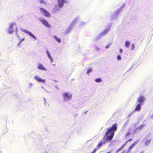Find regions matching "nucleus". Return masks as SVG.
Listing matches in <instances>:
<instances>
[{
    "instance_id": "obj_1",
    "label": "nucleus",
    "mask_w": 153,
    "mask_h": 153,
    "mask_svg": "<svg viewBox=\"0 0 153 153\" xmlns=\"http://www.w3.org/2000/svg\"><path fill=\"white\" fill-rule=\"evenodd\" d=\"M117 128V124L115 123L111 127L107 129L105 135L104 137V139L105 140L108 141L111 140L113 138L115 131H116Z\"/></svg>"
},
{
    "instance_id": "obj_2",
    "label": "nucleus",
    "mask_w": 153,
    "mask_h": 153,
    "mask_svg": "<svg viewBox=\"0 0 153 153\" xmlns=\"http://www.w3.org/2000/svg\"><path fill=\"white\" fill-rule=\"evenodd\" d=\"M18 27L16 23L13 22L10 24L8 32L10 34H12L15 32V34L17 36V35H19L18 34Z\"/></svg>"
},
{
    "instance_id": "obj_3",
    "label": "nucleus",
    "mask_w": 153,
    "mask_h": 153,
    "mask_svg": "<svg viewBox=\"0 0 153 153\" xmlns=\"http://www.w3.org/2000/svg\"><path fill=\"white\" fill-rule=\"evenodd\" d=\"M57 2L58 6H56L54 8V10L55 11L59 10V8L63 7L64 4H67L68 3V1L65 0H58Z\"/></svg>"
},
{
    "instance_id": "obj_4",
    "label": "nucleus",
    "mask_w": 153,
    "mask_h": 153,
    "mask_svg": "<svg viewBox=\"0 0 153 153\" xmlns=\"http://www.w3.org/2000/svg\"><path fill=\"white\" fill-rule=\"evenodd\" d=\"M62 97L65 101H68L71 99L72 95L70 92H65L62 94Z\"/></svg>"
},
{
    "instance_id": "obj_5",
    "label": "nucleus",
    "mask_w": 153,
    "mask_h": 153,
    "mask_svg": "<svg viewBox=\"0 0 153 153\" xmlns=\"http://www.w3.org/2000/svg\"><path fill=\"white\" fill-rule=\"evenodd\" d=\"M136 131V129H135V126L134 125H131L128 130V132L126 134V137H127L131 134H135Z\"/></svg>"
},
{
    "instance_id": "obj_6",
    "label": "nucleus",
    "mask_w": 153,
    "mask_h": 153,
    "mask_svg": "<svg viewBox=\"0 0 153 153\" xmlns=\"http://www.w3.org/2000/svg\"><path fill=\"white\" fill-rule=\"evenodd\" d=\"M76 22L75 21H74L71 23L65 31V34H67L71 31L75 25Z\"/></svg>"
},
{
    "instance_id": "obj_7",
    "label": "nucleus",
    "mask_w": 153,
    "mask_h": 153,
    "mask_svg": "<svg viewBox=\"0 0 153 153\" xmlns=\"http://www.w3.org/2000/svg\"><path fill=\"white\" fill-rule=\"evenodd\" d=\"M146 100L145 97L143 96H139L136 101L137 103L142 105H143L144 100Z\"/></svg>"
},
{
    "instance_id": "obj_8",
    "label": "nucleus",
    "mask_w": 153,
    "mask_h": 153,
    "mask_svg": "<svg viewBox=\"0 0 153 153\" xmlns=\"http://www.w3.org/2000/svg\"><path fill=\"white\" fill-rule=\"evenodd\" d=\"M34 79L38 82H41L42 83H45L46 80L45 79H42L39 76L36 75L34 77Z\"/></svg>"
},
{
    "instance_id": "obj_9",
    "label": "nucleus",
    "mask_w": 153,
    "mask_h": 153,
    "mask_svg": "<svg viewBox=\"0 0 153 153\" xmlns=\"http://www.w3.org/2000/svg\"><path fill=\"white\" fill-rule=\"evenodd\" d=\"M21 30L23 32L25 33H26L28 34L30 36H31L32 38H33L35 40L37 39L36 38L35 36L32 33H31V32L29 31L28 30L22 29L21 28Z\"/></svg>"
},
{
    "instance_id": "obj_10",
    "label": "nucleus",
    "mask_w": 153,
    "mask_h": 153,
    "mask_svg": "<svg viewBox=\"0 0 153 153\" xmlns=\"http://www.w3.org/2000/svg\"><path fill=\"white\" fill-rule=\"evenodd\" d=\"M40 10L41 13L43 14L45 16L49 18L50 16L49 13L44 9L42 8H41L40 9Z\"/></svg>"
},
{
    "instance_id": "obj_11",
    "label": "nucleus",
    "mask_w": 153,
    "mask_h": 153,
    "mask_svg": "<svg viewBox=\"0 0 153 153\" xmlns=\"http://www.w3.org/2000/svg\"><path fill=\"white\" fill-rule=\"evenodd\" d=\"M111 27V25H110L107 26L106 28L105 29V30L100 33V35L101 36H102L105 35L108 33Z\"/></svg>"
},
{
    "instance_id": "obj_12",
    "label": "nucleus",
    "mask_w": 153,
    "mask_h": 153,
    "mask_svg": "<svg viewBox=\"0 0 153 153\" xmlns=\"http://www.w3.org/2000/svg\"><path fill=\"white\" fill-rule=\"evenodd\" d=\"M40 70L43 71H47V69L45 67L44 65L41 63H39L37 67Z\"/></svg>"
},
{
    "instance_id": "obj_13",
    "label": "nucleus",
    "mask_w": 153,
    "mask_h": 153,
    "mask_svg": "<svg viewBox=\"0 0 153 153\" xmlns=\"http://www.w3.org/2000/svg\"><path fill=\"white\" fill-rule=\"evenodd\" d=\"M41 22L45 25V26L48 27L50 28L51 26L48 23V22L46 20H40Z\"/></svg>"
},
{
    "instance_id": "obj_14",
    "label": "nucleus",
    "mask_w": 153,
    "mask_h": 153,
    "mask_svg": "<svg viewBox=\"0 0 153 153\" xmlns=\"http://www.w3.org/2000/svg\"><path fill=\"white\" fill-rule=\"evenodd\" d=\"M17 37V39L18 40H19V42L18 44H17V46L18 47H19L20 44L24 41L25 40V38L24 37L21 39L20 36L19 35H17L16 36Z\"/></svg>"
},
{
    "instance_id": "obj_15",
    "label": "nucleus",
    "mask_w": 153,
    "mask_h": 153,
    "mask_svg": "<svg viewBox=\"0 0 153 153\" xmlns=\"http://www.w3.org/2000/svg\"><path fill=\"white\" fill-rule=\"evenodd\" d=\"M136 106L135 107V110L134 111H139L141 108V106L143 105L137 102L136 103Z\"/></svg>"
},
{
    "instance_id": "obj_16",
    "label": "nucleus",
    "mask_w": 153,
    "mask_h": 153,
    "mask_svg": "<svg viewBox=\"0 0 153 153\" xmlns=\"http://www.w3.org/2000/svg\"><path fill=\"white\" fill-rule=\"evenodd\" d=\"M105 143V140H100L97 146L96 147V149H97L100 147L103 144H104Z\"/></svg>"
},
{
    "instance_id": "obj_17",
    "label": "nucleus",
    "mask_w": 153,
    "mask_h": 153,
    "mask_svg": "<svg viewBox=\"0 0 153 153\" xmlns=\"http://www.w3.org/2000/svg\"><path fill=\"white\" fill-rule=\"evenodd\" d=\"M130 45V42L128 41H126L125 42V46L126 48H128Z\"/></svg>"
},
{
    "instance_id": "obj_18",
    "label": "nucleus",
    "mask_w": 153,
    "mask_h": 153,
    "mask_svg": "<svg viewBox=\"0 0 153 153\" xmlns=\"http://www.w3.org/2000/svg\"><path fill=\"white\" fill-rule=\"evenodd\" d=\"M53 37L58 43H60L61 42V40L60 39L57 38L56 36H53Z\"/></svg>"
},
{
    "instance_id": "obj_19",
    "label": "nucleus",
    "mask_w": 153,
    "mask_h": 153,
    "mask_svg": "<svg viewBox=\"0 0 153 153\" xmlns=\"http://www.w3.org/2000/svg\"><path fill=\"white\" fill-rule=\"evenodd\" d=\"M151 136V134L150 133H149L145 137L144 139V140H146V139H148Z\"/></svg>"
},
{
    "instance_id": "obj_20",
    "label": "nucleus",
    "mask_w": 153,
    "mask_h": 153,
    "mask_svg": "<svg viewBox=\"0 0 153 153\" xmlns=\"http://www.w3.org/2000/svg\"><path fill=\"white\" fill-rule=\"evenodd\" d=\"M134 146V145H133V144L131 145L128 149V150L127 152V153H128L129 152Z\"/></svg>"
},
{
    "instance_id": "obj_21",
    "label": "nucleus",
    "mask_w": 153,
    "mask_h": 153,
    "mask_svg": "<svg viewBox=\"0 0 153 153\" xmlns=\"http://www.w3.org/2000/svg\"><path fill=\"white\" fill-rule=\"evenodd\" d=\"M146 140H147L145 143V146L148 145L149 143L151 140V139H147Z\"/></svg>"
},
{
    "instance_id": "obj_22",
    "label": "nucleus",
    "mask_w": 153,
    "mask_h": 153,
    "mask_svg": "<svg viewBox=\"0 0 153 153\" xmlns=\"http://www.w3.org/2000/svg\"><path fill=\"white\" fill-rule=\"evenodd\" d=\"M46 52L48 57L51 56L50 52L48 50L46 51Z\"/></svg>"
},
{
    "instance_id": "obj_23",
    "label": "nucleus",
    "mask_w": 153,
    "mask_h": 153,
    "mask_svg": "<svg viewBox=\"0 0 153 153\" xmlns=\"http://www.w3.org/2000/svg\"><path fill=\"white\" fill-rule=\"evenodd\" d=\"M126 145V143H125L124 144V145L121 147V148H120L115 153H117L118 152L120 151L124 147V146Z\"/></svg>"
},
{
    "instance_id": "obj_24",
    "label": "nucleus",
    "mask_w": 153,
    "mask_h": 153,
    "mask_svg": "<svg viewBox=\"0 0 153 153\" xmlns=\"http://www.w3.org/2000/svg\"><path fill=\"white\" fill-rule=\"evenodd\" d=\"M95 81L97 82H101L102 81V79L100 78H98L95 79Z\"/></svg>"
},
{
    "instance_id": "obj_25",
    "label": "nucleus",
    "mask_w": 153,
    "mask_h": 153,
    "mask_svg": "<svg viewBox=\"0 0 153 153\" xmlns=\"http://www.w3.org/2000/svg\"><path fill=\"white\" fill-rule=\"evenodd\" d=\"M92 71V69L91 68H89L87 70V74H89V73Z\"/></svg>"
},
{
    "instance_id": "obj_26",
    "label": "nucleus",
    "mask_w": 153,
    "mask_h": 153,
    "mask_svg": "<svg viewBox=\"0 0 153 153\" xmlns=\"http://www.w3.org/2000/svg\"><path fill=\"white\" fill-rule=\"evenodd\" d=\"M48 58L50 60V62L51 63H52L54 61V60L52 56L48 57Z\"/></svg>"
},
{
    "instance_id": "obj_27",
    "label": "nucleus",
    "mask_w": 153,
    "mask_h": 153,
    "mask_svg": "<svg viewBox=\"0 0 153 153\" xmlns=\"http://www.w3.org/2000/svg\"><path fill=\"white\" fill-rule=\"evenodd\" d=\"M135 48V45L134 44H132L131 46V50H133Z\"/></svg>"
},
{
    "instance_id": "obj_28",
    "label": "nucleus",
    "mask_w": 153,
    "mask_h": 153,
    "mask_svg": "<svg viewBox=\"0 0 153 153\" xmlns=\"http://www.w3.org/2000/svg\"><path fill=\"white\" fill-rule=\"evenodd\" d=\"M33 84L31 83H29V88H31L33 85Z\"/></svg>"
},
{
    "instance_id": "obj_29",
    "label": "nucleus",
    "mask_w": 153,
    "mask_h": 153,
    "mask_svg": "<svg viewBox=\"0 0 153 153\" xmlns=\"http://www.w3.org/2000/svg\"><path fill=\"white\" fill-rule=\"evenodd\" d=\"M138 140L136 141L135 142H134L133 144L134 145V146H135V145L138 143Z\"/></svg>"
},
{
    "instance_id": "obj_30",
    "label": "nucleus",
    "mask_w": 153,
    "mask_h": 153,
    "mask_svg": "<svg viewBox=\"0 0 153 153\" xmlns=\"http://www.w3.org/2000/svg\"><path fill=\"white\" fill-rule=\"evenodd\" d=\"M121 59V57L119 55H118L117 56V59L118 60H120Z\"/></svg>"
},
{
    "instance_id": "obj_31",
    "label": "nucleus",
    "mask_w": 153,
    "mask_h": 153,
    "mask_svg": "<svg viewBox=\"0 0 153 153\" xmlns=\"http://www.w3.org/2000/svg\"><path fill=\"white\" fill-rule=\"evenodd\" d=\"M97 150V149H96V148L94 149V150L91 152V153H94L96 152Z\"/></svg>"
},
{
    "instance_id": "obj_32",
    "label": "nucleus",
    "mask_w": 153,
    "mask_h": 153,
    "mask_svg": "<svg viewBox=\"0 0 153 153\" xmlns=\"http://www.w3.org/2000/svg\"><path fill=\"white\" fill-rule=\"evenodd\" d=\"M144 125H140L139 127V130H140V129H142Z\"/></svg>"
},
{
    "instance_id": "obj_33",
    "label": "nucleus",
    "mask_w": 153,
    "mask_h": 153,
    "mask_svg": "<svg viewBox=\"0 0 153 153\" xmlns=\"http://www.w3.org/2000/svg\"><path fill=\"white\" fill-rule=\"evenodd\" d=\"M39 2L40 4L43 3L44 1L43 0H39Z\"/></svg>"
},
{
    "instance_id": "obj_34",
    "label": "nucleus",
    "mask_w": 153,
    "mask_h": 153,
    "mask_svg": "<svg viewBox=\"0 0 153 153\" xmlns=\"http://www.w3.org/2000/svg\"><path fill=\"white\" fill-rule=\"evenodd\" d=\"M124 6H122L120 8V10H122L124 7Z\"/></svg>"
},
{
    "instance_id": "obj_35",
    "label": "nucleus",
    "mask_w": 153,
    "mask_h": 153,
    "mask_svg": "<svg viewBox=\"0 0 153 153\" xmlns=\"http://www.w3.org/2000/svg\"><path fill=\"white\" fill-rule=\"evenodd\" d=\"M123 50L122 49H120V53H122L123 52Z\"/></svg>"
},
{
    "instance_id": "obj_36",
    "label": "nucleus",
    "mask_w": 153,
    "mask_h": 153,
    "mask_svg": "<svg viewBox=\"0 0 153 153\" xmlns=\"http://www.w3.org/2000/svg\"><path fill=\"white\" fill-rule=\"evenodd\" d=\"M110 44H109V45H108L106 47V48H108L110 47Z\"/></svg>"
},
{
    "instance_id": "obj_37",
    "label": "nucleus",
    "mask_w": 153,
    "mask_h": 153,
    "mask_svg": "<svg viewBox=\"0 0 153 153\" xmlns=\"http://www.w3.org/2000/svg\"><path fill=\"white\" fill-rule=\"evenodd\" d=\"M132 139H130L129 140H128V141H126V143H127L128 142H129V141H131V140Z\"/></svg>"
},
{
    "instance_id": "obj_38",
    "label": "nucleus",
    "mask_w": 153,
    "mask_h": 153,
    "mask_svg": "<svg viewBox=\"0 0 153 153\" xmlns=\"http://www.w3.org/2000/svg\"><path fill=\"white\" fill-rule=\"evenodd\" d=\"M41 87L42 88H43L45 91H47L42 86H41Z\"/></svg>"
},
{
    "instance_id": "obj_39",
    "label": "nucleus",
    "mask_w": 153,
    "mask_h": 153,
    "mask_svg": "<svg viewBox=\"0 0 153 153\" xmlns=\"http://www.w3.org/2000/svg\"><path fill=\"white\" fill-rule=\"evenodd\" d=\"M43 99L45 102V104H46V99L45 98H43Z\"/></svg>"
},
{
    "instance_id": "obj_40",
    "label": "nucleus",
    "mask_w": 153,
    "mask_h": 153,
    "mask_svg": "<svg viewBox=\"0 0 153 153\" xmlns=\"http://www.w3.org/2000/svg\"><path fill=\"white\" fill-rule=\"evenodd\" d=\"M84 22H81V24H80V25H83Z\"/></svg>"
},
{
    "instance_id": "obj_41",
    "label": "nucleus",
    "mask_w": 153,
    "mask_h": 153,
    "mask_svg": "<svg viewBox=\"0 0 153 153\" xmlns=\"http://www.w3.org/2000/svg\"><path fill=\"white\" fill-rule=\"evenodd\" d=\"M43 4H46V2L45 1H44L43 2Z\"/></svg>"
},
{
    "instance_id": "obj_42",
    "label": "nucleus",
    "mask_w": 153,
    "mask_h": 153,
    "mask_svg": "<svg viewBox=\"0 0 153 153\" xmlns=\"http://www.w3.org/2000/svg\"><path fill=\"white\" fill-rule=\"evenodd\" d=\"M134 112V111H133L131 114H129L128 115V116H131V114Z\"/></svg>"
},
{
    "instance_id": "obj_43",
    "label": "nucleus",
    "mask_w": 153,
    "mask_h": 153,
    "mask_svg": "<svg viewBox=\"0 0 153 153\" xmlns=\"http://www.w3.org/2000/svg\"><path fill=\"white\" fill-rule=\"evenodd\" d=\"M96 49L97 50H99V48L98 47L96 48Z\"/></svg>"
},
{
    "instance_id": "obj_44",
    "label": "nucleus",
    "mask_w": 153,
    "mask_h": 153,
    "mask_svg": "<svg viewBox=\"0 0 153 153\" xmlns=\"http://www.w3.org/2000/svg\"><path fill=\"white\" fill-rule=\"evenodd\" d=\"M140 153H143V151H142Z\"/></svg>"
},
{
    "instance_id": "obj_45",
    "label": "nucleus",
    "mask_w": 153,
    "mask_h": 153,
    "mask_svg": "<svg viewBox=\"0 0 153 153\" xmlns=\"http://www.w3.org/2000/svg\"><path fill=\"white\" fill-rule=\"evenodd\" d=\"M151 117L153 118V114L151 116Z\"/></svg>"
},
{
    "instance_id": "obj_46",
    "label": "nucleus",
    "mask_w": 153,
    "mask_h": 153,
    "mask_svg": "<svg viewBox=\"0 0 153 153\" xmlns=\"http://www.w3.org/2000/svg\"><path fill=\"white\" fill-rule=\"evenodd\" d=\"M110 153V152H107L106 153Z\"/></svg>"
},
{
    "instance_id": "obj_47",
    "label": "nucleus",
    "mask_w": 153,
    "mask_h": 153,
    "mask_svg": "<svg viewBox=\"0 0 153 153\" xmlns=\"http://www.w3.org/2000/svg\"><path fill=\"white\" fill-rule=\"evenodd\" d=\"M1 152V151H0V153Z\"/></svg>"
}]
</instances>
